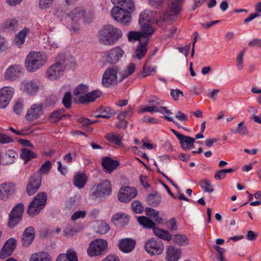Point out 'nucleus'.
Segmentation results:
<instances>
[{"label":"nucleus","instance_id":"f257e3e1","mask_svg":"<svg viewBox=\"0 0 261 261\" xmlns=\"http://www.w3.org/2000/svg\"><path fill=\"white\" fill-rule=\"evenodd\" d=\"M122 36V31L111 24L104 25L99 31L98 38L104 45H114Z\"/></svg>","mask_w":261,"mask_h":261},{"label":"nucleus","instance_id":"f03ea898","mask_svg":"<svg viewBox=\"0 0 261 261\" xmlns=\"http://www.w3.org/2000/svg\"><path fill=\"white\" fill-rule=\"evenodd\" d=\"M112 192L110 180H102L100 184L93 185L90 191L89 198L92 200L103 201L110 196Z\"/></svg>","mask_w":261,"mask_h":261},{"label":"nucleus","instance_id":"7ed1b4c3","mask_svg":"<svg viewBox=\"0 0 261 261\" xmlns=\"http://www.w3.org/2000/svg\"><path fill=\"white\" fill-rule=\"evenodd\" d=\"M46 61V57L44 54L40 52L31 51L26 57L25 66L28 71L34 72L43 66Z\"/></svg>","mask_w":261,"mask_h":261},{"label":"nucleus","instance_id":"20e7f679","mask_svg":"<svg viewBox=\"0 0 261 261\" xmlns=\"http://www.w3.org/2000/svg\"><path fill=\"white\" fill-rule=\"evenodd\" d=\"M65 59L64 55L58 56L57 62L48 68L46 72V76L48 79L55 80L63 74L65 69Z\"/></svg>","mask_w":261,"mask_h":261},{"label":"nucleus","instance_id":"39448f33","mask_svg":"<svg viewBox=\"0 0 261 261\" xmlns=\"http://www.w3.org/2000/svg\"><path fill=\"white\" fill-rule=\"evenodd\" d=\"M47 195L45 192L38 193L30 203L28 210V214L31 217L39 214L47 203Z\"/></svg>","mask_w":261,"mask_h":261},{"label":"nucleus","instance_id":"423d86ee","mask_svg":"<svg viewBox=\"0 0 261 261\" xmlns=\"http://www.w3.org/2000/svg\"><path fill=\"white\" fill-rule=\"evenodd\" d=\"M149 106L144 107H141L139 111L140 113L149 112L151 113L154 112H159L162 114H171V112L169 110L167 107H163L164 101L155 97H150L148 100Z\"/></svg>","mask_w":261,"mask_h":261},{"label":"nucleus","instance_id":"0eeeda50","mask_svg":"<svg viewBox=\"0 0 261 261\" xmlns=\"http://www.w3.org/2000/svg\"><path fill=\"white\" fill-rule=\"evenodd\" d=\"M108 248L107 242L98 239L92 241L87 249V254L90 257L101 256L105 254Z\"/></svg>","mask_w":261,"mask_h":261},{"label":"nucleus","instance_id":"6e6552de","mask_svg":"<svg viewBox=\"0 0 261 261\" xmlns=\"http://www.w3.org/2000/svg\"><path fill=\"white\" fill-rule=\"evenodd\" d=\"M117 66L109 67L105 71L101 80V84L105 88H110L116 86L118 83Z\"/></svg>","mask_w":261,"mask_h":261},{"label":"nucleus","instance_id":"1a4fd4ad","mask_svg":"<svg viewBox=\"0 0 261 261\" xmlns=\"http://www.w3.org/2000/svg\"><path fill=\"white\" fill-rule=\"evenodd\" d=\"M24 205L22 203H17L13 207L9 215L7 226L9 228H14L22 218Z\"/></svg>","mask_w":261,"mask_h":261},{"label":"nucleus","instance_id":"9d476101","mask_svg":"<svg viewBox=\"0 0 261 261\" xmlns=\"http://www.w3.org/2000/svg\"><path fill=\"white\" fill-rule=\"evenodd\" d=\"M165 18V14L146 9L140 14L139 23L157 22L160 21H164Z\"/></svg>","mask_w":261,"mask_h":261},{"label":"nucleus","instance_id":"9b49d317","mask_svg":"<svg viewBox=\"0 0 261 261\" xmlns=\"http://www.w3.org/2000/svg\"><path fill=\"white\" fill-rule=\"evenodd\" d=\"M111 15L114 20L124 24L130 22L132 19L130 13L116 5L111 9Z\"/></svg>","mask_w":261,"mask_h":261},{"label":"nucleus","instance_id":"f8f14e48","mask_svg":"<svg viewBox=\"0 0 261 261\" xmlns=\"http://www.w3.org/2000/svg\"><path fill=\"white\" fill-rule=\"evenodd\" d=\"M144 248L151 255H160L163 252L164 245L160 240L151 238L146 242Z\"/></svg>","mask_w":261,"mask_h":261},{"label":"nucleus","instance_id":"ddd939ff","mask_svg":"<svg viewBox=\"0 0 261 261\" xmlns=\"http://www.w3.org/2000/svg\"><path fill=\"white\" fill-rule=\"evenodd\" d=\"M43 113V106L39 103H34L27 110L25 119L29 122H33L42 116Z\"/></svg>","mask_w":261,"mask_h":261},{"label":"nucleus","instance_id":"4468645a","mask_svg":"<svg viewBox=\"0 0 261 261\" xmlns=\"http://www.w3.org/2000/svg\"><path fill=\"white\" fill-rule=\"evenodd\" d=\"M137 195L136 189L128 186L122 187L119 190L117 197L118 200L123 203H127Z\"/></svg>","mask_w":261,"mask_h":261},{"label":"nucleus","instance_id":"2eb2a0df","mask_svg":"<svg viewBox=\"0 0 261 261\" xmlns=\"http://www.w3.org/2000/svg\"><path fill=\"white\" fill-rule=\"evenodd\" d=\"M14 94L12 87H4L0 89V109L6 108L9 104Z\"/></svg>","mask_w":261,"mask_h":261},{"label":"nucleus","instance_id":"dca6fc26","mask_svg":"<svg viewBox=\"0 0 261 261\" xmlns=\"http://www.w3.org/2000/svg\"><path fill=\"white\" fill-rule=\"evenodd\" d=\"M105 54L107 62L111 64H116L123 56L124 51L120 46H117L107 51Z\"/></svg>","mask_w":261,"mask_h":261},{"label":"nucleus","instance_id":"f3484780","mask_svg":"<svg viewBox=\"0 0 261 261\" xmlns=\"http://www.w3.org/2000/svg\"><path fill=\"white\" fill-rule=\"evenodd\" d=\"M17 246V241L15 238H11L8 239L3 246L0 252V258L4 259L11 256L13 253Z\"/></svg>","mask_w":261,"mask_h":261},{"label":"nucleus","instance_id":"a211bd4d","mask_svg":"<svg viewBox=\"0 0 261 261\" xmlns=\"http://www.w3.org/2000/svg\"><path fill=\"white\" fill-rule=\"evenodd\" d=\"M101 164L104 170L108 173H111L120 165L118 160H114L109 156L103 157L101 159Z\"/></svg>","mask_w":261,"mask_h":261},{"label":"nucleus","instance_id":"6ab92c4d","mask_svg":"<svg viewBox=\"0 0 261 261\" xmlns=\"http://www.w3.org/2000/svg\"><path fill=\"white\" fill-rule=\"evenodd\" d=\"M22 68L20 65H13L10 66L6 70L5 77L10 81H15L20 77Z\"/></svg>","mask_w":261,"mask_h":261},{"label":"nucleus","instance_id":"aec40b11","mask_svg":"<svg viewBox=\"0 0 261 261\" xmlns=\"http://www.w3.org/2000/svg\"><path fill=\"white\" fill-rule=\"evenodd\" d=\"M35 237V229L33 226H29L24 229L21 237L22 245L29 246L33 242Z\"/></svg>","mask_w":261,"mask_h":261},{"label":"nucleus","instance_id":"412c9836","mask_svg":"<svg viewBox=\"0 0 261 261\" xmlns=\"http://www.w3.org/2000/svg\"><path fill=\"white\" fill-rule=\"evenodd\" d=\"M15 191V185L12 182H5L0 186V199L6 200Z\"/></svg>","mask_w":261,"mask_h":261},{"label":"nucleus","instance_id":"4be33fe9","mask_svg":"<svg viewBox=\"0 0 261 261\" xmlns=\"http://www.w3.org/2000/svg\"><path fill=\"white\" fill-rule=\"evenodd\" d=\"M136 246V241L126 238L119 241V249L124 253H129L132 251Z\"/></svg>","mask_w":261,"mask_h":261},{"label":"nucleus","instance_id":"5701e85b","mask_svg":"<svg viewBox=\"0 0 261 261\" xmlns=\"http://www.w3.org/2000/svg\"><path fill=\"white\" fill-rule=\"evenodd\" d=\"M21 89L24 92L33 94L39 89V84L34 81H24L21 83Z\"/></svg>","mask_w":261,"mask_h":261},{"label":"nucleus","instance_id":"b1692460","mask_svg":"<svg viewBox=\"0 0 261 261\" xmlns=\"http://www.w3.org/2000/svg\"><path fill=\"white\" fill-rule=\"evenodd\" d=\"M85 14V10L83 7H77L72 9L69 13V17L73 23H77L83 18Z\"/></svg>","mask_w":261,"mask_h":261},{"label":"nucleus","instance_id":"393cba45","mask_svg":"<svg viewBox=\"0 0 261 261\" xmlns=\"http://www.w3.org/2000/svg\"><path fill=\"white\" fill-rule=\"evenodd\" d=\"M181 250L174 246H169L166 250V261H178L181 256Z\"/></svg>","mask_w":261,"mask_h":261},{"label":"nucleus","instance_id":"a878e982","mask_svg":"<svg viewBox=\"0 0 261 261\" xmlns=\"http://www.w3.org/2000/svg\"><path fill=\"white\" fill-rule=\"evenodd\" d=\"M112 3L129 13L135 10L134 3L132 0H111Z\"/></svg>","mask_w":261,"mask_h":261},{"label":"nucleus","instance_id":"bb28decb","mask_svg":"<svg viewBox=\"0 0 261 261\" xmlns=\"http://www.w3.org/2000/svg\"><path fill=\"white\" fill-rule=\"evenodd\" d=\"M178 139L179 140L181 147L183 149L188 150L194 148V143L195 141L194 138L190 136H186L182 134Z\"/></svg>","mask_w":261,"mask_h":261},{"label":"nucleus","instance_id":"cd10ccee","mask_svg":"<svg viewBox=\"0 0 261 261\" xmlns=\"http://www.w3.org/2000/svg\"><path fill=\"white\" fill-rule=\"evenodd\" d=\"M146 201L150 206L157 207L161 202V196L159 193L154 192L147 195Z\"/></svg>","mask_w":261,"mask_h":261},{"label":"nucleus","instance_id":"c85d7f7f","mask_svg":"<svg viewBox=\"0 0 261 261\" xmlns=\"http://www.w3.org/2000/svg\"><path fill=\"white\" fill-rule=\"evenodd\" d=\"M18 158L17 152L12 149L7 150L2 156V161L4 164L9 165L13 164Z\"/></svg>","mask_w":261,"mask_h":261},{"label":"nucleus","instance_id":"c756f323","mask_svg":"<svg viewBox=\"0 0 261 261\" xmlns=\"http://www.w3.org/2000/svg\"><path fill=\"white\" fill-rule=\"evenodd\" d=\"M56 261H78L76 253L73 250L69 249L67 253L60 254Z\"/></svg>","mask_w":261,"mask_h":261},{"label":"nucleus","instance_id":"7c9ffc66","mask_svg":"<svg viewBox=\"0 0 261 261\" xmlns=\"http://www.w3.org/2000/svg\"><path fill=\"white\" fill-rule=\"evenodd\" d=\"M29 261H52V257L48 252L41 251L32 254Z\"/></svg>","mask_w":261,"mask_h":261},{"label":"nucleus","instance_id":"2f4dec72","mask_svg":"<svg viewBox=\"0 0 261 261\" xmlns=\"http://www.w3.org/2000/svg\"><path fill=\"white\" fill-rule=\"evenodd\" d=\"M42 180H29L26 191L29 196L34 195L38 190L41 185Z\"/></svg>","mask_w":261,"mask_h":261},{"label":"nucleus","instance_id":"473e14b6","mask_svg":"<svg viewBox=\"0 0 261 261\" xmlns=\"http://www.w3.org/2000/svg\"><path fill=\"white\" fill-rule=\"evenodd\" d=\"M97 112L99 113L96 116V118H103L109 119L114 115V111L110 107L101 106L97 110Z\"/></svg>","mask_w":261,"mask_h":261},{"label":"nucleus","instance_id":"72a5a7b5","mask_svg":"<svg viewBox=\"0 0 261 261\" xmlns=\"http://www.w3.org/2000/svg\"><path fill=\"white\" fill-rule=\"evenodd\" d=\"M153 232L155 236L161 239L167 241L172 240V235L167 230L156 227L153 228Z\"/></svg>","mask_w":261,"mask_h":261},{"label":"nucleus","instance_id":"f704fd0d","mask_svg":"<svg viewBox=\"0 0 261 261\" xmlns=\"http://www.w3.org/2000/svg\"><path fill=\"white\" fill-rule=\"evenodd\" d=\"M112 221L115 225L121 224L120 226L126 225L128 221L129 218L121 213H117L112 217Z\"/></svg>","mask_w":261,"mask_h":261},{"label":"nucleus","instance_id":"c9c22d12","mask_svg":"<svg viewBox=\"0 0 261 261\" xmlns=\"http://www.w3.org/2000/svg\"><path fill=\"white\" fill-rule=\"evenodd\" d=\"M139 224L145 228H156L155 227V223L149 218L145 216H139L137 218Z\"/></svg>","mask_w":261,"mask_h":261},{"label":"nucleus","instance_id":"e433bc0d","mask_svg":"<svg viewBox=\"0 0 261 261\" xmlns=\"http://www.w3.org/2000/svg\"><path fill=\"white\" fill-rule=\"evenodd\" d=\"M148 44V40H145L143 42L139 43L138 48L136 50V56L138 59H141L144 57L147 52L146 45Z\"/></svg>","mask_w":261,"mask_h":261},{"label":"nucleus","instance_id":"4c0bfd02","mask_svg":"<svg viewBox=\"0 0 261 261\" xmlns=\"http://www.w3.org/2000/svg\"><path fill=\"white\" fill-rule=\"evenodd\" d=\"M29 32V30L25 28L22 30L20 31L15 36L14 39V42L17 45H21L24 42L25 38L27 34Z\"/></svg>","mask_w":261,"mask_h":261},{"label":"nucleus","instance_id":"58836bf2","mask_svg":"<svg viewBox=\"0 0 261 261\" xmlns=\"http://www.w3.org/2000/svg\"><path fill=\"white\" fill-rule=\"evenodd\" d=\"M183 0H170L169 7L173 14H177L180 12Z\"/></svg>","mask_w":261,"mask_h":261},{"label":"nucleus","instance_id":"ea45409f","mask_svg":"<svg viewBox=\"0 0 261 261\" xmlns=\"http://www.w3.org/2000/svg\"><path fill=\"white\" fill-rule=\"evenodd\" d=\"M36 156L37 155L35 153L28 149L24 148L21 150L20 157L23 160L25 163H28L32 159L36 158Z\"/></svg>","mask_w":261,"mask_h":261},{"label":"nucleus","instance_id":"a19ab883","mask_svg":"<svg viewBox=\"0 0 261 261\" xmlns=\"http://www.w3.org/2000/svg\"><path fill=\"white\" fill-rule=\"evenodd\" d=\"M24 109V102L23 100L21 98H18L14 102L13 110L17 115H20L22 114Z\"/></svg>","mask_w":261,"mask_h":261},{"label":"nucleus","instance_id":"79ce46f5","mask_svg":"<svg viewBox=\"0 0 261 261\" xmlns=\"http://www.w3.org/2000/svg\"><path fill=\"white\" fill-rule=\"evenodd\" d=\"M140 24L142 27L141 33L145 39L152 35L154 32V28H153L150 24L147 23Z\"/></svg>","mask_w":261,"mask_h":261},{"label":"nucleus","instance_id":"37998d69","mask_svg":"<svg viewBox=\"0 0 261 261\" xmlns=\"http://www.w3.org/2000/svg\"><path fill=\"white\" fill-rule=\"evenodd\" d=\"M4 27L8 31H15L18 27V21L15 18L8 19L5 21Z\"/></svg>","mask_w":261,"mask_h":261},{"label":"nucleus","instance_id":"c03bdc74","mask_svg":"<svg viewBox=\"0 0 261 261\" xmlns=\"http://www.w3.org/2000/svg\"><path fill=\"white\" fill-rule=\"evenodd\" d=\"M64 109H60L53 112L49 115V118L52 122H57L63 118Z\"/></svg>","mask_w":261,"mask_h":261},{"label":"nucleus","instance_id":"a18cd8bd","mask_svg":"<svg viewBox=\"0 0 261 261\" xmlns=\"http://www.w3.org/2000/svg\"><path fill=\"white\" fill-rule=\"evenodd\" d=\"M244 122H241L238 125L236 129H231V132L233 134H239L241 136L247 135L249 133L248 129L246 126H244Z\"/></svg>","mask_w":261,"mask_h":261},{"label":"nucleus","instance_id":"49530a36","mask_svg":"<svg viewBox=\"0 0 261 261\" xmlns=\"http://www.w3.org/2000/svg\"><path fill=\"white\" fill-rule=\"evenodd\" d=\"M51 167V164L49 161H46L41 166L38 172L39 177L41 178L43 175H46L50 171Z\"/></svg>","mask_w":261,"mask_h":261},{"label":"nucleus","instance_id":"de8ad7c7","mask_svg":"<svg viewBox=\"0 0 261 261\" xmlns=\"http://www.w3.org/2000/svg\"><path fill=\"white\" fill-rule=\"evenodd\" d=\"M128 38L129 41L130 40H138L139 41V43H140L141 42L144 41L145 40H147L145 39L143 36V34L141 32L132 31L130 32L128 34Z\"/></svg>","mask_w":261,"mask_h":261},{"label":"nucleus","instance_id":"09e8293b","mask_svg":"<svg viewBox=\"0 0 261 261\" xmlns=\"http://www.w3.org/2000/svg\"><path fill=\"white\" fill-rule=\"evenodd\" d=\"M106 139L109 142L117 145H120L122 143V138L119 135L113 134H107L105 136Z\"/></svg>","mask_w":261,"mask_h":261},{"label":"nucleus","instance_id":"8fccbe9b","mask_svg":"<svg viewBox=\"0 0 261 261\" xmlns=\"http://www.w3.org/2000/svg\"><path fill=\"white\" fill-rule=\"evenodd\" d=\"M134 106H129L125 111L119 113L117 115L118 119H122L125 118H129L134 114Z\"/></svg>","mask_w":261,"mask_h":261},{"label":"nucleus","instance_id":"3c124183","mask_svg":"<svg viewBox=\"0 0 261 261\" xmlns=\"http://www.w3.org/2000/svg\"><path fill=\"white\" fill-rule=\"evenodd\" d=\"M172 240L173 242L180 246L184 245L188 239L185 235L175 234L172 235Z\"/></svg>","mask_w":261,"mask_h":261},{"label":"nucleus","instance_id":"603ef678","mask_svg":"<svg viewBox=\"0 0 261 261\" xmlns=\"http://www.w3.org/2000/svg\"><path fill=\"white\" fill-rule=\"evenodd\" d=\"M88 91V86L86 85L82 84L76 87L74 91V95L80 97V96H83L84 94L85 95V94H86Z\"/></svg>","mask_w":261,"mask_h":261},{"label":"nucleus","instance_id":"864d4df0","mask_svg":"<svg viewBox=\"0 0 261 261\" xmlns=\"http://www.w3.org/2000/svg\"><path fill=\"white\" fill-rule=\"evenodd\" d=\"M199 185L205 192L212 193L214 191L213 186L211 182V180H200Z\"/></svg>","mask_w":261,"mask_h":261},{"label":"nucleus","instance_id":"5fc2aeb1","mask_svg":"<svg viewBox=\"0 0 261 261\" xmlns=\"http://www.w3.org/2000/svg\"><path fill=\"white\" fill-rule=\"evenodd\" d=\"M234 171L235 170L232 168L218 170L216 172L214 177L216 179H224L226 177V175L227 173H231Z\"/></svg>","mask_w":261,"mask_h":261},{"label":"nucleus","instance_id":"6e6d98bb","mask_svg":"<svg viewBox=\"0 0 261 261\" xmlns=\"http://www.w3.org/2000/svg\"><path fill=\"white\" fill-rule=\"evenodd\" d=\"M109 230L110 226L105 221H101L98 225L96 231L98 233L103 234L107 233Z\"/></svg>","mask_w":261,"mask_h":261},{"label":"nucleus","instance_id":"4d7b16f0","mask_svg":"<svg viewBox=\"0 0 261 261\" xmlns=\"http://www.w3.org/2000/svg\"><path fill=\"white\" fill-rule=\"evenodd\" d=\"M135 69L136 65L134 63L129 64L126 70L124 71V74L121 81L132 75L135 72Z\"/></svg>","mask_w":261,"mask_h":261},{"label":"nucleus","instance_id":"13d9d810","mask_svg":"<svg viewBox=\"0 0 261 261\" xmlns=\"http://www.w3.org/2000/svg\"><path fill=\"white\" fill-rule=\"evenodd\" d=\"M71 94L69 92H66L63 98L62 103L66 109H70L71 105Z\"/></svg>","mask_w":261,"mask_h":261},{"label":"nucleus","instance_id":"bf43d9fd","mask_svg":"<svg viewBox=\"0 0 261 261\" xmlns=\"http://www.w3.org/2000/svg\"><path fill=\"white\" fill-rule=\"evenodd\" d=\"M244 50H242L240 54L238 56L236 61H237V67L239 70H241L244 68L243 65V56L244 54Z\"/></svg>","mask_w":261,"mask_h":261},{"label":"nucleus","instance_id":"052dcab7","mask_svg":"<svg viewBox=\"0 0 261 261\" xmlns=\"http://www.w3.org/2000/svg\"><path fill=\"white\" fill-rule=\"evenodd\" d=\"M133 211L136 214H141L143 212V207L139 201H135L132 204Z\"/></svg>","mask_w":261,"mask_h":261},{"label":"nucleus","instance_id":"680f3d73","mask_svg":"<svg viewBox=\"0 0 261 261\" xmlns=\"http://www.w3.org/2000/svg\"><path fill=\"white\" fill-rule=\"evenodd\" d=\"M148 60L146 63L144 65L143 68V77H145L147 75H150L152 72L154 71V69L151 67L150 65H148Z\"/></svg>","mask_w":261,"mask_h":261},{"label":"nucleus","instance_id":"e2e57ef3","mask_svg":"<svg viewBox=\"0 0 261 261\" xmlns=\"http://www.w3.org/2000/svg\"><path fill=\"white\" fill-rule=\"evenodd\" d=\"M167 225L168 228L171 231L176 230L177 229V222L175 218L174 217L169 219V220L167 222Z\"/></svg>","mask_w":261,"mask_h":261},{"label":"nucleus","instance_id":"0e129e2a","mask_svg":"<svg viewBox=\"0 0 261 261\" xmlns=\"http://www.w3.org/2000/svg\"><path fill=\"white\" fill-rule=\"evenodd\" d=\"M86 213L85 211H77L74 213L71 216V219L73 221L80 218H84L86 217Z\"/></svg>","mask_w":261,"mask_h":261},{"label":"nucleus","instance_id":"69168bd1","mask_svg":"<svg viewBox=\"0 0 261 261\" xmlns=\"http://www.w3.org/2000/svg\"><path fill=\"white\" fill-rule=\"evenodd\" d=\"M175 118L178 120L184 122H187L189 121V118L188 116L180 111H178L176 112Z\"/></svg>","mask_w":261,"mask_h":261},{"label":"nucleus","instance_id":"338daca9","mask_svg":"<svg viewBox=\"0 0 261 261\" xmlns=\"http://www.w3.org/2000/svg\"><path fill=\"white\" fill-rule=\"evenodd\" d=\"M14 140L7 135L0 133V143L7 144L13 142Z\"/></svg>","mask_w":261,"mask_h":261},{"label":"nucleus","instance_id":"774afa93","mask_svg":"<svg viewBox=\"0 0 261 261\" xmlns=\"http://www.w3.org/2000/svg\"><path fill=\"white\" fill-rule=\"evenodd\" d=\"M77 121L80 123L83 126H87L90 124H93L97 121V120L92 121L89 119L80 117L78 119Z\"/></svg>","mask_w":261,"mask_h":261}]
</instances>
